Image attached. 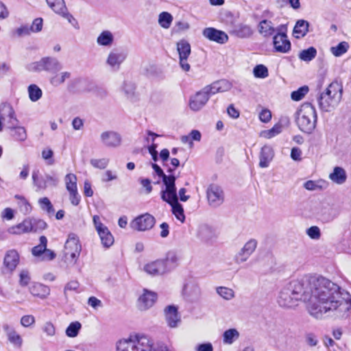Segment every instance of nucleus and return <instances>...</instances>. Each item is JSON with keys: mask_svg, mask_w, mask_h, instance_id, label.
I'll use <instances>...</instances> for the list:
<instances>
[{"mask_svg": "<svg viewBox=\"0 0 351 351\" xmlns=\"http://www.w3.org/2000/svg\"><path fill=\"white\" fill-rule=\"evenodd\" d=\"M109 163V159L107 158H92L90 160V164L94 167L99 169H104Z\"/></svg>", "mask_w": 351, "mask_h": 351, "instance_id": "obj_48", "label": "nucleus"}, {"mask_svg": "<svg viewBox=\"0 0 351 351\" xmlns=\"http://www.w3.org/2000/svg\"><path fill=\"white\" fill-rule=\"evenodd\" d=\"M48 5L57 14H59L71 21L73 16L67 13L63 0H46Z\"/></svg>", "mask_w": 351, "mask_h": 351, "instance_id": "obj_24", "label": "nucleus"}, {"mask_svg": "<svg viewBox=\"0 0 351 351\" xmlns=\"http://www.w3.org/2000/svg\"><path fill=\"white\" fill-rule=\"evenodd\" d=\"M308 92V87L306 86L299 88L297 90L293 91L291 97L293 101H300Z\"/></svg>", "mask_w": 351, "mask_h": 351, "instance_id": "obj_47", "label": "nucleus"}, {"mask_svg": "<svg viewBox=\"0 0 351 351\" xmlns=\"http://www.w3.org/2000/svg\"><path fill=\"white\" fill-rule=\"evenodd\" d=\"M208 99V95L202 89L190 98L189 107L193 111H198L206 105Z\"/></svg>", "mask_w": 351, "mask_h": 351, "instance_id": "obj_16", "label": "nucleus"}, {"mask_svg": "<svg viewBox=\"0 0 351 351\" xmlns=\"http://www.w3.org/2000/svg\"><path fill=\"white\" fill-rule=\"evenodd\" d=\"M282 132V125L277 123L270 130L262 131L261 136L265 138H271Z\"/></svg>", "mask_w": 351, "mask_h": 351, "instance_id": "obj_44", "label": "nucleus"}, {"mask_svg": "<svg viewBox=\"0 0 351 351\" xmlns=\"http://www.w3.org/2000/svg\"><path fill=\"white\" fill-rule=\"evenodd\" d=\"M329 179L337 184H343L347 179L346 172L342 167H335L333 171L329 174Z\"/></svg>", "mask_w": 351, "mask_h": 351, "instance_id": "obj_29", "label": "nucleus"}, {"mask_svg": "<svg viewBox=\"0 0 351 351\" xmlns=\"http://www.w3.org/2000/svg\"><path fill=\"white\" fill-rule=\"evenodd\" d=\"M29 27L32 32H40L43 27V19L41 18L34 19Z\"/></svg>", "mask_w": 351, "mask_h": 351, "instance_id": "obj_60", "label": "nucleus"}, {"mask_svg": "<svg viewBox=\"0 0 351 351\" xmlns=\"http://www.w3.org/2000/svg\"><path fill=\"white\" fill-rule=\"evenodd\" d=\"M33 221L30 218L24 219L21 223L12 226L8 229V232L13 234H22L33 231Z\"/></svg>", "mask_w": 351, "mask_h": 351, "instance_id": "obj_21", "label": "nucleus"}, {"mask_svg": "<svg viewBox=\"0 0 351 351\" xmlns=\"http://www.w3.org/2000/svg\"><path fill=\"white\" fill-rule=\"evenodd\" d=\"M31 278L29 276V274L26 270H23L20 273V280L19 283L21 286L25 287L30 282Z\"/></svg>", "mask_w": 351, "mask_h": 351, "instance_id": "obj_58", "label": "nucleus"}, {"mask_svg": "<svg viewBox=\"0 0 351 351\" xmlns=\"http://www.w3.org/2000/svg\"><path fill=\"white\" fill-rule=\"evenodd\" d=\"M258 33L263 37L267 38L274 36L277 33V27L276 28L274 23L266 19L260 21L257 25Z\"/></svg>", "mask_w": 351, "mask_h": 351, "instance_id": "obj_20", "label": "nucleus"}, {"mask_svg": "<svg viewBox=\"0 0 351 351\" xmlns=\"http://www.w3.org/2000/svg\"><path fill=\"white\" fill-rule=\"evenodd\" d=\"M117 351H171L167 347L155 348L148 337L140 334L121 339L117 343Z\"/></svg>", "mask_w": 351, "mask_h": 351, "instance_id": "obj_2", "label": "nucleus"}, {"mask_svg": "<svg viewBox=\"0 0 351 351\" xmlns=\"http://www.w3.org/2000/svg\"><path fill=\"white\" fill-rule=\"evenodd\" d=\"M165 320L171 328H176L181 322L178 315V308L173 305H169L164 309Z\"/></svg>", "mask_w": 351, "mask_h": 351, "instance_id": "obj_18", "label": "nucleus"}, {"mask_svg": "<svg viewBox=\"0 0 351 351\" xmlns=\"http://www.w3.org/2000/svg\"><path fill=\"white\" fill-rule=\"evenodd\" d=\"M299 300L308 301V311L317 319L325 314L345 317L351 310V295L322 276L290 282L280 292L278 302L280 306L293 308Z\"/></svg>", "mask_w": 351, "mask_h": 351, "instance_id": "obj_1", "label": "nucleus"}, {"mask_svg": "<svg viewBox=\"0 0 351 351\" xmlns=\"http://www.w3.org/2000/svg\"><path fill=\"white\" fill-rule=\"evenodd\" d=\"M19 261V257L17 252L10 250L4 257L3 265L8 271H12L16 267Z\"/></svg>", "mask_w": 351, "mask_h": 351, "instance_id": "obj_26", "label": "nucleus"}, {"mask_svg": "<svg viewBox=\"0 0 351 351\" xmlns=\"http://www.w3.org/2000/svg\"><path fill=\"white\" fill-rule=\"evenodd\" d=\"M202 35L209 40L219 44H224L228 40V36L226 32L214 27L204 29Z\"/></svg>", "mask_w": 351, "mask_h": 351, "instance_id": "obj_15", "label": "nucleus"}, {"mask_svg": "<svg viewBox=\"0 0 351 351\" xmlns=\"http://www.w3.org/2000/svg\"><path fill=\"white\" fill-rule=\"evenodd\" d=\"M35 323V317L32 315H23L21 318V324L23 327H29Z\"/></svg>", "mask_w": 351, "mask_h": 351, "instance_id": "obj_54", "label": "nucleus"}, {"mask_svg": "<svg viewBox=\"0 0 351 351\" xmlns=\"http://www.w3.org/2000/svg\"><path fill=\"white\" fill-rule=\"evenodd\" d=\"M156 223L155 218L149 213L139 215L130 223L132 229L137 231H146L152 229Z\"/></svg>", "mask_w": 351, "mask_h": 351, "instance_id": "obj_9", "label": "nucleus"}, {"mask_svg": "<svg viewBox=\"0 0 351 351\" xmlns=\"http://www.w3.org/2000/svg\"><path fill=\"white\" fill-rule=\"evenodd\" d=\"M66 188L69 192H75L77 189V177L73 173H69L64 178Z\"/></svg>", "mask_w": 351, "mask_h": 351, "instance_id": "obj_41", "label": "nucleus"}, {"mask_svg": "<svg viewBox=\"0 0 351 351\" xmlns=\"http://www.w3.org/2000/svg\"><path fill=\"white\" fill-rule=\"evenodd\" d=\"M80 287V283L77 280H71L67 282L64 288V294L66 298L68 296V292L71 291L77 292Z\"/></svg>", "mask_w": 351, "mask_h": 351, "instance_id": "obj_52", "label": "nucleus"}, {"mask_svg": "<svg viewBox=\"0 0 351 351\" xmlns=\"http://www.w3.org/2000/svg\"><path fill=\"white\" fill-rule=\"evenodd\" d=\"M143 271L149 276H162L169 272L162 259H158L146 263L143 266Z\"/></svg>", "mask_w": 351, "mask_h": 351, "instance_id": "obj_14", "label": "nucleus"}, {"mask_svg": "<svg viewBox=\"0 0 351 351\" xmlns=\"http://www.w3.org/2000/svg\"><path fill=\"white\" fill-rule=\"evenodd\" d=\"M81 245L79 243H66L64 261L66 263V269L74 265L81 251Z\"/></svg>", "mask_w": 351, "mask_h": 351, "instance_id": "obj_12", "label": "nucleus"}, {"mask_svg": "<svg viewBox=\"0 0 351 351\" xmlns=\"http://www.w3.org/2000/svg\"><path fill=\"white\" fill-rule=\"evenodd\" d=\"M160 193L161 199L171 206L172 213L177 219L183 223L185 215L182 206L178 202L176 187L174 186L167 191H161Z\"/></svg>", "mask_w": 351, "mask_h": 351, "instance_id": "obj_7", "label": "nucleus"}, {"mask_svg": "<svg viewBox=\"0 0 351 351\" xmlns=\"http://www.w3.org/2000/svg\"><path fill=\"white\" fill-rule=\"evenodd\" d=\"M3 328L6 333L8 341L15 346L21 348L23 344V339L15 329L8 324H4Z\"/></svg>", "mask_w": 351, "mask_h": 351, "instance_id": "obj_25", "label": "nucleus"}, {"mask_svg": "<svg viewBox=\"0 0 351 351\" xmlns=\"http://www.w3.org/2000/svg\"><path fill=\"white\" fill-rule=\"evenodd\" d=\"M29 97L32 101H37L42 97V90L36 84H31L28 86Z\"/></svg>", "mask_w": 351, "mask_h": 351, "instance_id": "obj_42", "label": "nucleus"}, {"mask_svg": "<svg viewBox=\"0 0 351 351\" xmlns=\"http://www.w3.org/2000/svg\"><path fill=\"white\" fill-rule=\"evenodd\" d=\"M256 247V243H245L235 256V261L240 264L246 261Z\"/></svg>", "mask_w": 351, "mask_h": 351, "instance_id": "obj_22", "label": "nucleus"}, {"mask_svg": "<svg viewBox=\"0 0 351 351\" xmlns=\"http://www.w3.org/2000/svg\"><path fill=\"white\" fill-rule=\"evenodd\" d=\"M71 76V73L70 72L63 71L51 77L49 82L52 86L57 87L64 83V82L69 79Z\"/></svg>", "mask_w": 351, "mask_h": 351, "instance_id": "obj_36", "label": "nucleus"}, {"mask_svg": "<svg viewBox=\"0 0 351 351\" xmlns=\"http://www.w3.org/2000/svg\"><path fill=\"white\" fill-rule=\"evenodd\" d=\"M342 95V86L337 82L330 83L325 90L317 97L319 108L323 112H332L340 104Z\"/></svg>", "mask_w": 351, "mask_h": 351, "instance_id": "obj_3", "label": "nucleus"}, {"mask_svg": "<svg viewBox=\"0 0 351 351\" xmlns=\"http://www.w3.org/2000/svg\"><path fill=\"white\" fill-rule=\"evenodd\" d=\"M114 43V36L109 30L103 31L97 38V43L99 46L110 47Z\"/></svg>", "mask_w": 351, "mask_h": 351, "instance_id": "obj_32", "label": "nucleus"}, {"mask_svg": "<svg viewBox=\"0 0 351 351\" xmlns=\"http://www.w3.org/2000/svg\"><path fill=\"white\" fill-rule=\"evenodd\" d=\"M206 94L210 97L211 95L216 94L217 93H220L219 89L218 88V86L216 82L212 83L210 85H208L202 88Z\"/></svg>", "mask_w": 351, "mask_h": 351, "instance_id": "obj_57", "label": "nucleus"}, {"mask_svg": "<svg viewBox=\"0 0 351 351\" xmlns=\"http://www.w3.org/2000/svg\"><path fill=\"white\" fill-rule=\"evenodd\" d=\"M157 299V295L153 291L144 289L143 293L139 297L138 306L141 311H146L151 308Z\"/></svg>", "mask_w": 351, "mask_h": 351, "instance_id": "obj_17", "label": "nucleus"}, {"mask_svg": "<svg viewBox=\"0 0 351 351\" xmlns=\"http://www.w3.org/2000/svg\"><path fill=\"white\" fill-rule=\"evenodd\" d=\"M1 110L7 113L10 118L8 128L12 132L13 138L16 141H24L27 138L26 130L24 127L17 125L19 120L16 117L13 108L10 104H3Z\"/></svg>", "mask_w": 351, "mask_h": 351, "instance_id": "obj_6", "label": "nucleus"}, {"mask_svg": "<svg viewBox=\"0 0 351 351\" xmlns=\"http://www.w3.org/2000/svg\"><path fill=\"white\" fill-rule=\"evenodd\" d=\"M274 156V152L273 148L267 145H264L259 153V167L261 168L268 167Z\"/></svg>", "mask_w": 351, "mask_h": 351, "instance_id": "obj_19", "label": "nucleus"}, {"mask_svg": "<svg viewBox=\"0 0 351 351\" xmlns=\"http://www.w3.org/2000/svg\"><path fill=\"white\" fill-rule=\"evenodd\" d=\"M123 90L127 97H130L134 94V86L132 83L125 82L123 86Z\"/></svg>", "mask_w": 351, "mask_h": 351, "instance_id": "obj_62", "label": "nucleus"}, {"mask_svg": "<svg viewBox=\"0 0 351 351\" xmlns=\"http://www.w3.org/2000/svg\"><path fill=\"white\" fill-rule=\"evenodd\" d=\"M177 50L179 58H188L191 54V45L186 40H182L177 43Z\"/></svg>", "mask_w": 351, "mask_h": 351, "instance_id": "obj_38", "label": "nucleus"}, {"mask_svg": "<svg viewBox=\"0 0 351 351\" xmlns=\"http://www.w3.org/2000/svg\"><path fill=\"white\" fill-rule=\"evenodd\" d=\"M317 112L311 103L303 104L298 112L297 124L300 130L311 134L316 126Z\"/></svg>", "mask_w": 351, "mask_h": 351, "instance_id": "obj_4", "label": "nucleus"}, {"mask_svg": "<svg viewBox=\"0 0 351 351\" xmlns=\"http://www.w3.org/2000/svg\"><path fill=\"white\" fill-rule=\"evenodd\" d=\"M309 23L307 21L298 20L293 28V34L296 38H300L306 36L308 32Z\"/></svg>", "mask_w": 351, "mask_h": 351, "instance_id": "obj_28", "label": "nucleus"}, {"mask_svg": "<svg viewBox=\"0 0 351 351\" xmlns=\"http://www.w3.org/2000/svg\"><path fill=\"white\" fill-rule=\"evenodd\" d=\"M88 304L93 307L94 309H97L102 306L101 301L95 296H91L88 298Z\"/></svg>", "mask_w": 351, "mask_h": 351, "instance_id": "obj_64", "label": "nucleus"}, {"mask_svg": "<svg viewBox=\"0 0 351 351\" xmlns=\"http://www.w3.org/2000/svg\"><path fill=\"white\" fill-rule=\"evenodd\" d=\"M317 56V49L313 47H310L306 49L302 50L299 54L300 60L308 62L313 60Z\"/></svg>", "mask_w": 351, "mask_h": 351, "instance_id": "obj_37", "label": "nucleus"}, {"mask_svg": "<svg viewBox=\"0 0 351 351\" xmlns=\"http://www.w3.org/2000/svg\"><path fill=\"white\" fill-rule=\"evenodd\" d=\"M82 327V325L78 322H72L69 324L66 330V334L69 337H75Z\"/></svg>", "mask_w": 351, "mask_h": 351, "instance_id": "obj_45", "label": "nucleus"}, {"mask_svg": "<svg viewBox=\"0 0 351 351\" xmlns=\"http://www.w3.org/2000/svg\"><path fill=\"white\" fill-rule=\"evenodd\" d=\"M349 45L347 42L339 43L337 46L330 48L331 53L336 57H339L347 52Z\"/></svg>", "mask_w": 351, "mask_h": 351, "instance_id": "obj_43", "label": "nucleus"}, {"mask_svg": "<svg viewBox=\"0 0 351 351\" xmlns=\"http://www.w3.org/2000/svg\"><path fill=\"white\" fill-rule=\"evenodd\" d=\"M216 292L223 299L230 300L235 297V293L233 289L226 287H219L216 289Z\"/></svg>", "mask_w": 351, "mask_h": 351, "instance_id": "obj_40", "label": "nucleus"}, {"mask_svg": "<svg viewBox=\"0 0 351 351\" xmlns=\"http://www.w3.org/2000/svg\"><path fill=\"white\" fill-rule=\"evenodd\" d=\"M172 21L173 16L167 12H162L158 16V23L162 28H169Z\"/></svg>", "mask_w": 351, "mask_h": 351, "instance_id": "obj_39", "label": "nucleus"}, {"mask_svg": "<svg viewBox=\"0 0 351 351\" xmlns=\"http://www.w3.org/2000/svg\"><path fill=\"white\" fill-rule=\"evenodd\" d=\"M102 145L106 147L114 148L121 145V136L114 131H105L100 135Z\"/></svg>", "mask_w": 351, "mask_h": 351, "instance_id": "obj_13", "label": "nucleus"}, {"mask_svg": "<svg viewBox=\"0 0 351 351\" xmlns=\"http://www.w3.org/2000/svg\"><path fill=\"white\" fill-rule=\"evenodd\" d=\"M127 58V53L121 49H113L110 51L106 63L113 71H119L121 64Z\"/></svg>", "mask_w": 351, "mask_h": 351, "instance_id": "obj_10", "label": "nucleus"}, {"mask_svg": "<svg viewBox=\"0 0 351 351\" xmlns=\"http://www.w3.org/2000/svg\"><path fill=\"white\" fill-rule=\"evenodd\" d=\"M240 337L239 332L236 328H230L223 333V343L226 345H231Z\"/></svg>", "mask_w": 351, "mask_h": 351, "instance_id": "obj_33", "label": "nucleus"}, {"mask_svg": "<svg viewBox=\"0 0 351 351\" xmlns=\"http://www.w3.org/2000/svg\"><path fill=\"white\" fill-rule=\"evenodd\" d=\"M30 72L56 73L62 69L61 62L55 57L45 56L38 61L28 64L26 66Z\"/></svg>", "mask_w": 351, "mask_h": 351, "instance_id": "obj_5", "label": "nucleus"}, {"mask_svg": "<svg viewBox=\"0 0 351 351\" xmlns=\"http://www.w3.org/2000/svg\"><path fill=\"white\" fill-rule=\"evenodd\" d=\"M253 74L256 78H266L269 75L267 68L263 64H258L253 69Z\"/></svg>", "mask_w": 351, "mask_h": 351, "instance_id": "obj_46", "label": "nucleus"}, {"mask_svg": "<svg viewBox=\"0 0 351 351\" xmlns=\"http://www.w3.org/2000/svg\"><path fill=\"white\" fill-rule=\"evenodd\" d=\"M254 31L250 25L239 24L232 30V34L241 38H247L252 36Z\"/></svg>", "mask_w": 351, "mask_h": 351, "instance_id": "obj_30", "label": "nucleus"}, {"mask_svg": "<svg viewBox=\"0 0 351 351\" xmlns=\"http://www.w3.org/2000/svg\"><path fill=\"white\" fill-rule=\"evenodd\" d=\"M259 119L263 123L269 122L271 119V113L267 109L263 110L259 114Z\"/></svg>", "mask_w": 351, "mask_h": 351, "instance_id": "obj_63", "label": "nucleus"}, {"mask_svg": "<svg viewBox=\"0 0 351 351\" xmlns=\"http://www.w3.org/2000/svg\"><path fill=\"white\" fill-rule=\"evenodd\" d=\"M16 198L19 199V205L20 207V210L24 214H28L32 210V206L30 204L27 202L26 199L23 197H21L19 195L15 196Z\"/></svg>", "mask_w": 351, "mask_h": 351, "instance_id": "obj_51", "label": "nucleus"}, {"mask_svg": "<svg viewBox=\"0 0 351 351\" xmlns=\"http://www.w3.org/2000/svg\"><path fill=\"white\" fill-rule=\"evenodd\" d=\"M32 177L33 180V184L34 186L36 187V191L45 190L47 189V180H45V178L40 176V173L38 170L34 171L32 172Z\"/></svg>", "mask_w": 351, "mask_h": 351, "instance_id": "obj_34", "label": "nucleus"}, {"mask_svg": "<svg viewBox=\"0 0 351 351\" xmlns=\"http://www.w3.org/2000/svg\"><path fill=\"white\" fill-rule=\"evenodd\" d=\"M162 260L167 271H170L177 266L178 257L175 252L171 251L167 254L166 258Z\"/></svg>", "mask_w": 351, "mask_h": 351, "instance_id": "obj_35", "label": "nucleus"}, {"mask_svg": "<svg viewBox=\"0 0 351 351\" xmlns=\"http://www.w3.org/2000/svg\"><path fill=\"white\" fill-rule=\"evenodd\" d=\"M29 292L34 296L45 299L49 295L50 289L47 285L40 283H34L29 287Z\"/></svg>", "mask_w": 351, "mask_h": 351, "instance_id": "obj_27", "label": "nucleus"}, {"mask_svg": "<svg viewBox=\"0 0 351 351\" xmlns=\"http://www.w3.org/2000/svg\"><path fill=\"white\" fill-rule=\"evenodd\" d=\"M97 231L98 234L99 235L101 241H113L114 238L106 226L101 227V228L97 230Z\"/></svg>", "mask_w": 351, "mask_h": 351, "instance_id": "obj_50", "label": "nucleus"}, {"mask_svg": "<svg viewBox=\"0 0 351 351\" xmlns=\"http://www.w3.org/2000/svg\"><path fill=\"white\" fill-rule=\"evenodd\" d=\"M46 243H40L39 245L33 247L32 250L33 255L40 259L47 247Z\"/></svg>", "mask_w": 351, "mask_h": 351, "instance_id": "obj_55", "label": "nucleus"}, {"mask_svg": "<svg viewBox=\"0 0 351 351\" xmlns=\"http://www.w3.org/2000/svg\"><path fill=\"white\" fill-rule=\"evenodd\" d=\"M206 197L209 206L217 208L221 206L224 201V193L221 186L212 184L206 190Z\"/></svg>", "mask_w": 351, "mask_h": 351, "instance_id": "obj_11", "label": "nucleus"}, {"mask_svg": "<svg viewBox=\"0 0 351 351\" xmlns=\"http://www.w3.org/2000/svg\"><path fill=\"white\" fill-rule=\"evenodd\" d=\"M38 204L42 210L47 211L48 213H54L53 205L48 197L40 198Z\"/></svg>", "mask_w": 351, "mask_h": 351, "instance_id": "obj_49", "label": "nucleus"}, {"mask_svg": "<svg viewBox=\"0 0 351 351\" xmlns=\"http://www.w3.org/2000/svg\"><path fill=\"white\" fill-rule=\"evenodd\" d=\"M273 43L275 50L278 52L285 53L291 49V43L287 38L285 25L277 27V33L274 36Z\"/></svg>", "mask_w": 351, "mask_h": 351, "instance_id": "obj_8", "label": "nucleus"}, {"mask_svg": "<svg viewBox=\"0 0 351 351\" xmlns=\"http://www.w3.org/2000/svg\"><path fill=\"white\" fill-rule=\"evenodd\" d=\"M328 186V182L322 179L317 180H308L303 184L305 189L311 191L326 189Z\"/></svg>", "mask_w": 351, "mask_h": 351, "instance_id": "obj_31", "label": "nucleus"}, {"mask_svg": "<svg viewBox=\"0 0 351 351\" xmlns=\"http://www.w3.org/2000/svg\"><path fill=\"white\" fill-rule=\"evenodd\" d=\"M306 234L312 239H319L320 237V230L317 226H312L307 229Z\"/></svg>", "mask_w": 351, "mask_h": 351, "instance_id": "obj_59", "label": "nucleus"}, {"mask_svg": "<svg viewBox=\"0 0 351 351\" xmlns=\"http://www.w3.org/2000/svg\"><path fill=\"white\" fill-rule=\"evenodd\" d=\"M33 221V231L36 232L38 230H44L47 228V223L41 219H32Z\"/></svg>", "mask_w": 351, "mask_h": 351, "instance_id": "obj_61", "label": "nucleus"}, {"mask_svg": "<svg viewBox=\"0 0 351 351\" xmlns=\"http://www.w3.org/2000/svg\"><path fill=\"white\" fill-rule=\"evenodd\" d=\"M42 330L49 337H53L56 334V328L50 322H45L42 326Z\"/></svg>", "mask_w": 351, "mask_h": 351, "instance_id": "obj_53", "label": "nucleus"}, {"mask_svg": "<svg viewBox=\"0 0 351 351\" xmlns=\"http://www.w3.org/2000/svg\"><path fill=\"white\" fill-rule=\"evenodd\" d=\"M220 93L229 90L232 88V84L226 80L216 81Z\"/></svg>", "mask_w": 351, "mask_h": 351, "instance_id": "obj_56", "label": "nucleus"}, {"mask_svg": "<svg viewBox=\"0 0 351 351\" xmlns=\"http://www.w3.org/2000/svg\"><path fill=\"white\" fill-rule=\"evenodd\" d=\"M152 167L155 171L156 173L162 178L163 184L165 186V189L164 191H167L174 186H176V178L173 175L167 176L163 172L162 169L156 164L152 163Z\"/></svg>", "mask_w": 351, "mask_h": 351, "instance_id": "obj_23", "label": "nucleus"}]
</instances>
